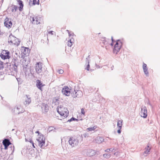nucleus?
<instances>
[{"label": "nucleus", "mask_w": 160, "mask_h": 160, "mask_svg": "<svg viewBox=\"0 0 160 160\" xmlns=\"http://www.w3.org/2000/svg\"><path fill=\"white\" fill-rule=\"evenodd\" d=\"M32 146L34 148H35V147L34 145V143H32Z\"/></svg>", "instance_id": "46"}, {"label": "nucleus", "mask_w": 160, "mask_h": 160, "mask_svg": "<svg viewBox=\"0 0 160 160\" xmlns=\"http://www.w3.org/2000/svg\"><path fill=\"white\" fill-rule=\"evenodd\" d=\"M68 34H69V37L71 36V34H70V32L69 33H68Z\"/></svg>", "instance_id": "48"}, {"label": "nucleus", "mask_w": 160, "mask_h": 160, "mask_svg": "<svg viewBox=\"0 0 160 160\" xmlns=\"http://www.w3.org/2000/svg\"><path fill=\"white\" fill-rule=\"evenodd\" d=\"M96 141L97 143H100L103 141L104 139L102 137H99L97 138L96 139Z\"/></svg>", "instance_id": "24"}, {"label": "nucleus", "mask_w": 160, "mask_h": 160, "mask_svg": "<svg viewBox=\"0 0 160 160\" xmlns=\"http://www.w3.org/2000/svg\"><path fill=\"white\" fill-rule=\"evenodd\" d=\"M58 72L59 73V74H62L63 72H64V71L62 70V69H59V70H58Z\"/></svg>", "instance_id": "32"}, {"label": "nucleus", "mask_w": 160, "mask_h": 160, "mask_svg": "<svg viewBox=\"0 0 160 160\" xmlns=\"http://www.w3.org/2000/svg\"><path fill=\"white\" fill-rule=\"evenodd\" d=\"M2 143L5 147V149H6L11 144V142L9 140L7 139H5L3 141Z\"/></svg>", "instance_id": "19"}, {"label": "nucleus", "mask_w": 160, "mask_h": 160, "mask_svg": "<svg viewBox=\"0 0 160 160\" xmlns=\"http://www.w3.org/2000/svg\"><path fill=\"white\" fill-rule=\"evenodd\" d=\"M52 128L51 127H50L49 128H48V130L49 131V132H50V131H51L52 130V129H51V128Z\"/></svg>", "instance_id": "41"}, {"label": "nucleus", "mask_w": 160, "mask_h": 160, "mask_svg": "<svg viewBox=\"0 0 160 160\" xmlns=\"http://www.w3.org/2000/svg\"><path fill=\"white\" fill-rule=\"evenodd\" d=\"M105 151L107 152H110L109 149H106V150H105Z\"/></svg>", "instance_id": "42"}, {"label": "nucleus", "mask_w": 160, "mask_h": 160, "mask_svg": "<svg viewBox=\"0 0 160 160\" xmlns=\"http://www.w3.org/2000/svg\"><path fill=\"white\" fill-rule=\"evenodd\" d=\"M24 112V110L21 106L15 107L14 109L12 110V112L15 114H18Z\"/></svg>", "instance_id": "11"}, {"label": "nucleus", "mask_w": 160, "mask_h": 160, "mask_svg": "<svg viewBox=\"0 0 160 160\" xmlns=\"http://www.w3.org/2000/svg\"><path fill=\"white\" fill-rule=\"evenodd\" d=\"M102 42L104 44V45H107V46H108V45H110L112 46H113L112 43L110 44L106 40L105 38H102Z\"/></svg>", "instance_id": "23"}, {"label": "nucleus", "mask_w": 160, "mask_h": 160, "mask_svg": "<svg viewBox=\"0 0 160 160\" xmlns=\"http://www.w3.org/2000/svg\"><path fill=\"white\" fill-rule=\"evenodd\" d=\"M19 62L17 58H13L11 62V65L13 68L14 71L17 72V71L18 67L19 65Z\"/></svg>", "instance_id": "8"}, {"label": "nucleus", "mask_w": 160, "mask_h": 160, "mask_svg": "<svg viewBox=\"0 0 160 160\" xmlns=\"http://www.w3.org/2000/svg\"><path fill=\"white\" fill-rule=\"evenodd\" d=\"M31 102V99L29 96L26 95L25 101L23 102L25 106L28 105Z\"/></svg>", "instance_id": "16"}, {"label": "nucleus", "mask_w": 160, "mask_h": 160, "mask_svg": "<svg viewBox=\"0 0 160 160\" xmlns=\"http://www.w3.org/2000/svg\"><path fill=\"white\" fill-rule=\"evenodd\" d=\"M14 152V147H13V150L12 151V153H13Z\"/></svg>", "instance_id": "45"}, {"label": "nucleus", "mask_w": 160, "mask_h": 160, "mask_svg": "<svg viewBox=\"0 0 160 160\" xmlns=\"http://www.w3.org/2000/svg\"><path fill=\"white\" fill-rule=\"evenodd\" d=\"M53 32L52 31H49L48 32V33L49 34H51L52 35L53 34V33H52V32Z\"/></svg>", "instance_id": "38"}, {"label": "nucleus", "mask_w": 160, "mask_h": 160, "mask_svg": "<svg viewBox=\"0 0 160 160\" xmlns=\"http://www.w3.org/2000/svg\"><path fill=\"white\" fill-rule=\"evenodd\" d=\"M73 93V96L74 98H80L83 96V93L81 90H74Z\"/></svg>", "instance_id": "14"}, {"label": "nucleus", "mask_w": 160, "mask_h": 160, "mask_svg": "<svg viewBox=\"0 0 160 160\" xmlns=\"http://www.w3.org/2000/svg\"><path fill=\"white\" fill-rule=\"evenodd\" d=\"M141 116L144 118H146L148 115L147 110L145 106L142 107L140 112Z\"/></svg>", "instance_id": "12"}, {"label": "nucleus", "mask_w": 160, "mask_h": 160, "mask_svg": "<svg viewBox=\"0 0 160 160\" xmlns=\"http://www.w3.org/2000/svg\"><path fill=\"white\" fill-rule=\"evenodd\" d=\"M95 154V151L92 150H89L87 155L89 157L93 156Z\"/></svg>", "instance_id": "25"}, {"label": "nucleus", "mask_w": 160, "mask_h": 160, "mask_svg": "<svg viewBox=\"0 0 160 160\" xmlns=\"http://www.w3.org/2000/svg\"><path fill=\"white\" fill-rule=\"evenodd\" d=\"M142 68L144 74L147 76H148L149 72L148 68H147V65L143 63V64Z\"/></svg>", "instance_id": "20"}, {"label": "nucleus", "mask_w": 160, "mask_h": 160, "mask_svg": "<svg viewBox=\"0 0 160 160\" xmlns=\"http://www.w3.org/2000/svg\"><path fill=\"white\" fill-rule=\"evenodd\" d=\"M159 160H160V158H159Z\"/></svg>", "instance_id": "51"}, {"label": "nucleus", "mask_w": 160, "mask_h": 160, "mask_svg": "<svg viewBox=\"0 0 160 160\" xmlns=\"http://www.w3.org/2000/svg\"><path fill=\"white\" fill-rule=\"evenodd\" d=\"M8 42L18 46L20 44V41L11 33L9 37Z\"/></svg>", "instance_id": "3"}, {"label": "nucleus", "mask_w": 160, "mask_h": 160, "mask_svg": "<svg viewBox=\"0 0 160 160\" xmlns=\"http://www.w3.org/2000/svg\"><path fill=\"white\" fill-rule=\"evenodd\" d=\"M103 156L106 158H108L111 157V154L109 153H106L103 154Z\"/></svg>", "instance_id": "30"}, {"label": "nucleus", "mask_w": 160, "mask_h": 160, "mask_svg": "<svg viewBox=\"0 0 160 160\" xmlns=\"http://www.w3.org/2000/svg\"><path fill=\"white\" fill-rule=\"evenodd\" d=\"M68 42H72V41L71 39H70L68 41Z\"/></svg>", "instance_id": "47"}, {"label": "nucleus", "mask_w": 160, "mask_h": 160, "mask_svg": "<svg viewBox=\"0 0 160 160\" xmlns=\"http://www.w3.org/2000/svg\"><path fill=\"white\" fill-rule=\"evenodd\" d=\"M67 31L68 32V33H69L70 32L68 30H67Z\"/></svg>", "instance_id": "50"}, {"label": "nucleus", "mask_w": 160, "mask_h": 160, "mask_svg": "<svg viewBox=\"0 0 160 160\" xmlns=\"http://www.w3.org/2000/svg\"><path fill=\"white\" fill-rule=\"evenodd\" d=\"M39 4V0H30L29 4L30 6H32L36 4L38 5Z\"/></svg>", "instance_id": "21"}, {"label": "nucleus", "mask_w": 160, "mask_h": 160, "mask_svg": "<svg viewBox=\"0 0 160 160\" xmlns=\"http://www.w3.org/2000/svg\"><path fill=\"white\" fill-rule=\"evenodd\" d=\"M71 88H69L68 86H65L62 88V94L66 96H69L71 92Z\"/></svg>", "instance_id": "10"}, {"label": "nucleus", "mask_w": 160, "mask_h": 160, "mask_svg": "<svg viewBox=\"0 0 160 160\" xmlns=\"http://www.w3.org/2000/svg\"><path fill=\"white\" fill-rule=\"evenodd\" d=\"M30 20L31 22L34 24H38L40 23L42 20V17L40 16L31 17Z\"/></svg>", "instance_id": "4"}, {"label": "nucleus", "mask_w": 160, "mask_h": 160, "mask_svg": "<svg viewBox=\"0 0 160 160\" xmlns=\"http://www.w3.org/2000/svg\"><path fill=\"white\" fill-rule=\"evenodd\" d=\"M68 143L72 147L77 146L79 142L78 140L75 137H71L68 140Z\"/></svg>", "instance_id": "5"}, {"label": "nucleus", "mask_w": 160, "mask_h": 160, "mask_svg": "<svg viewBox=\"0 0 160 160\" xmlns=\"http://www.w3.org/2000/svg\"><path fill=\"white\" fill-rule=\"evenodd\" d=\"M37 87L40 90H42V88L43 86L40 80H37Z\"/></svg>", "instance_id": "22"}, {"label": "nucleus", "mask_w": 160, "mask_h": 160, "mask_svg": "<svg viewBox=\"0 0 160 160\" xmlns=\"http://www.w3.org/2000/svg\"><path fill=\"white\" fill-rule=\"evenodd\" d=\"M56 101V102H54L55 103H56V102H57V103H58V99H55Z\"/></svg>", "instance_id": "44"}, {"label": "nucleus", "mask_w": 160, "mask_h": 160, "mask_svg": "<svg viewBox=\"0 0 160 160\" xmlns=\"http://www.w3.org/2000/svg\"><path fill=\"white\" fill-rule=\"evenodd\" d=\"M109 149V151L112 152L114 150V148H110V149Z\"/></svg>", "instance_id": "37"}, {"label": "nucleus", "mask_w": 160, "mask_h": 160, "mask_svg": "<svg viewBox=\"0 0 160 160\" xmlns=\"http://www.w3.org/2000/svg\"><path fill=\"white\" fill-rule=\"evenodd\" d=\"M4 24L5 27L9 29L11 28L12 22L8 18H6L4 20Z\"/></svg>", "instance_id": "13"}, {"label": "nucleus", "mask_w": 160, "mask_h": 160, "mask_svg": "<svg viewBox=\"0 0 160 160\" xmlns=\"http://www.w3.org/2000/svg\"><path fill=\"white\" fill-rule=\"evenodd\" d=\"M122 45V43L120 40H118L116 42L113 49V52L117 54L119 52Z\"/></svg>", "instance_id": "7"}, {"label": "nucleus", "mask_w": 160, "mask_h": 160, "mask_svg": "<svg viewBox=\"0 0 160 160\" xmlns=\"http://www.w3.org/2000/svg\"><path fill=\"white\" fill-rule=\"evenodd\" d=\"M121 128H119L117 132L119 134H120L121 132Z\"/></svg>", "instance_id": "36"}, {"label": "nucleus", "mask_w": 160, "mask_h": 160, "mask_svg": "<svg viewBox=\"0 0 160 160\" xmlns=\"http://www.w3.org/2000/svg\"><path fill=\"white\" fill-rule=\"evenodd\" d=\"M75 120H76V121H78V119L75 118H74L73 117H72V118H71V119H68L67 122H71V121H75Z\"/></svg>", "instance_id": "31"}, {"label": "nucleus", "mask_w": 160, "mask_h": 160, "mask_svg": "<svg viewBox=\"0 0 160 160\" xmlns=\"http://www.w3.org/2000/svg\"><path fill=\"white\" fill-rule=\"evenodd\" d=\"M37 140L38 142L39 146L41 148L45 145V138L42 134H40L38 135V137Z\"/></svg>", "instance_id": "6"}, {"label": "nucleus", "mask_w": 160, "mask_h": 160, "mask_svg": "<svg viewBox=\"0 0 160 160\" xmlns=\"http://www.w3.org/2000/svg\"><path fill=\"white\" fill-rule=\"evenodd\" d=\"M17 1L19 6L18 7L16 5H12L10 7V9L12 12H16L18 9L20 12L23 10V4L22 1L20 0H17Z\"/></svg>", "instance_id": "2"}, {"label": "nucleus", "mask_w": 160, "mask_h": 160, "mask_svg": "<svg viewBox=\"0 0 160 160\" xmlns=\"http://www.w3.org/2000/svg\"><path fill=\"white\" fill-rule=\"evenodd\" d=\"M29 142L32 144L33 143L32 140L31 139H29Z\"/></svg>", "instance_id": "40"}, {"label": "nucleus", "mask_w": 160, "mask_h": 160, "mask_svg": "<svg viewBox=\"0 0 160 160\" xmlns=\"http://www.w3.org/2000/svg\"><path fill=\"white\" fill-rule=\"evenodd\" d=\"M35 133H38V135H39V134H40V133H39V132L38 131H36V132H35Z\"/></svg>", "instance_id": "43"}, {"label": "nucleus", "mask_w": 160, "mask_h": 160, "mask_svg": "<svg viewBox=\"0 0 160 160\" xmlns=\"http://www.w3.org/2000/svg\"><path fill=\"white\" fill-rule=\"evenodd\" d=\"M81 113L84 115H85V112L84 111V109L83 108H82L81 109Z\"/></svg>", "instance_id": "35"}, {"label": "nucleus", "mask_w": 160, "mask_h": 160, "mask_svg": "<svg viewBox=\"0 0 160 160\" xmlns=\"http://www.w3.org/2000/svg\"><path fill=\"white\" fill-rule=\"evenodd\" d=\"M122 122L123 120H121L118 121L117 126L119 128H122Z\"/></svg>", "instance_id": "27"}, {"label": "nucleus", "mask_w": 160, "mask_h": 160, "mask_svg": "<svg viewBox=\"0 0 160 160\" xmlns=\"http://www.w3.org/2000/svg\"><path fill=\"white\" fill-rule=\"evenodd\" d=\"M72 42H68V46L71 47L72 45Z\"/></svg>", "instance_id": "34"}, {"label": "nucleus", "mask_w": 160, "mask_h": 160, "mask_svg": "<svg viewBox=\"0 0 160 160\" xmlns=\"http://www.w3.org/2000/svg\"><path fill=\"white\" fill-rule=\"evenodd\" d=\"M151 149V147L149 144H148L146 147L145 148V151L143 152V154L145 156H147L149 154L150 150Z\"/></svg>", "instance_id": "17"}, {"label": "nucleus", "mask_w": 160, "mask_h": 160, "mask_svg": "<svg viewBox=\"0 0 160 160\" xmlns=\"http://www.w3.org/2000/svg\"><path fill=\"white\" fill-rule=\"evenodd\" d=\"M35 68L36 72L38 74L41 73L42 72V63L41 62H37Z\"/></svg>", "instance_id": "9"}, {"label": "nucleus", "mask_w": 160, "mask_h": 160, "mask_svg": "<svg viewBox=\"0 0 160 160\" xmlns=\"http://www.w3.org/2000/svg\"><path fill=\"white\" fill-rule=\"evenodd\" d=\"M9 54L8 52H7L6 50L4 51L1 53V57L3 59L9 58Z\"/></svg>", "instance_id": "15"}, {"label": "nucleus", "mask_w": 160, "mask_h": 160, "mask_svg": "<svg viewBox=\"0 0 160 160\" xmlns=\"http://www.w3.org/2000/svg\"><path fill=\"white\" fill-rule=\"evenodd\" d=\"M112 42H113V39L112 37Z\"/></svg>", "instance_id": "49"}, {"label": "nucleus", "mask_w": 160, "mask_h": 160, "mask_svg": "<svg viewBox=\"0 0 160 160\" xmlns=\"http://www.w3.org/2000/svg\"><path fill=\"white\" fill-rule=\"evenodd\" d=\"M41 108L42 112H48L49 108L48 106L45 103H43L41 106Z\"/></svg>", "instance_id": "18"}, {"label": "nucleus", "mask_w": 160, "mask_h": 160, "mask_svg": "<svg viewBox=\"0 0 160 160\" xmlns=\"http://www.w3.org/2000/svg\"><path fill=\"white\" fill-rule=\"evenodd\" d=\"M96 128H97V126H93V127H90V128H88L87 129V130L88 131V132L93 131Z\"/></svg>", "instance_id": "29"}, {"label": "nucleus", "mask_w": 160, "mask_h": 160, "mask_svg": "<svg viewBox=\"0 0 160 160\" xmlns=\"http://www.w3.org/2000/svg\"><path fill=\"white\" fill-rule=\"evenodd\" d=\"M3 68V62L0 61V70Z\"/></svg>", "instance_id": "33"}, {"label": "nucleus", "mask_w": 160, "mask_h": 160, "mask_svg": "<svg viewBox=\"0 0 160 160\" xmlns=\"http://www.w3.org/2000/svg\"><path fill=\"white\" fill-rule=\"evenodd\" d=\"M23 49L22 50V52L24 55H26L28 53L29 48H23Z\"/></svg>", "instance_id": "26"}, {"label": "nucleus", "mask_w": 160, "mask_h": 160, "mask_svg": "<svg viewBox=\"0 0 160 160\" xmlns=\"http://www.w3.org/2000/svg\"><path fill=\"white\" fill-rule=\"evenodd\" d=\"M119 152H116L114 153V155H116L117 156H118Z\"/></svg>", "instance_id": "39"}, {"label": "nucleus", "mask_w": 160, "mask_h": 160, "mask_svg": "<svg viewBox=\"0 0 160 160\" xmlns=\"http://www.w3.org/2000/svg\"><path fill=\"white\" fill-rule=\"evenodd\" d=\"M86 62L88 63V64L86 65L85 69L88 71L89 70L90 65L89 64V61L88 59L87 58L86 59Z\"/></svg>", "instance_id": "28"}, {"label": "nucleus", "mask_w": 160, "mask_h": 160, "mask_svg": "<svg viewBox=\"0 0 160 160\" xmlns=\"http://www.w3.org/2000/svg\"><path fill=\"white\" fill-rule=\"evenodd\" d=\"M57 112L61 116L65 118L68 116L69 112L67 108L60 105L57 107Z\"/></svg>", "instance_id": "1"}]
</instances>
